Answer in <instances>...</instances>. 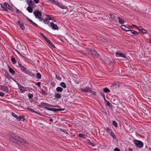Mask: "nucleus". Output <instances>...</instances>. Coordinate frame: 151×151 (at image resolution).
I'll return each mask as SVG.
<instances>
[{
  "label": "nucleus",
  "mask_w": 151,
  "mask_h": 151,
  "mask_svg": "<svg viewBox=\"0 0 151 151\" xmlns=\"http://www.w3.org/2000/svg\"><path fill=\"white\" fill-rule=\"evenodd\" d=\"M134 143L135 145L139 148H142L143 146V143L141 141L135 140Z\"/></svg>",
  "instance_id": "423d86ee"
},
{
  "label": "nucleus",
  "mask_w": 151,
  "mask_h": 151,
  "mask_svg": "<svg viewBox=\"0 0 151 151\" xmlns=\"http://www.w3.org/2000/svg\"><path fill=\"white\" fill-rule=\"evenodd\" d=\"M4 6L10 10H11L12 9V7H11L7 3H5L4 4Z\"/></svg>",
  "instance_id": "aec40b11"
},
{
  "label": "nucleus",
  "mask_w": 151,
  "mask_h": 151,
  "mask_svg": "<svg viewBox=\"0 0 151 151\" xmlns=\"http://www.w3.org/2000/svg\"><path fill=\"white\" fill-rule=\"evenodd\" d=\"M106 129L107 130V131L108 132H110V129L109 128V127H106Z\"/></svg>",
  "instance_id": "4d7b16f0"
},
{
  "label": "nucleus",
  "mask_w": 151,
  "mask_h": 151,
  "mask_svg": "<svg viewBox=\"0 0 151 151\" xmlns=\"http://www.w3.org/2000/svg\"><path fill=\"white\" fill-rule=\"evenodd\" d=\"M91 54L94 58H98L99 55V53L95 50H92L91 51Z\"/></svg>",
  "instance_id": "1a4fd4ad"
},
{
  "label": "nucleus",
  "mask_w": 151,
  "mask_h": 151,
  "mask_svg": "<svg viewBox=\"0 0 151 151\" xmlns=\"http://www.w3.org/2000/svg\"><path fill=\"white\" fill-rule=\"evenodd\" d=\"M83 136V134H79V136L80 137H82Z\"/></svg>",
  "instance_id": "680f3d73"
},
{
  "label": "nucleus",
  "mask_w": 151,
  "mask_h": 151,
  "mask_svg": "<svg viewBox=\"0 0 151 151\" xmlns=\"http://www.w3.org/2000/svg\"><path fill=\"white\" fill-rule=\"evenodd\" d=\"M33 14L36 18H39V17H40L42 16L41 12L38 10H36L34 11L33 12Z\"/></svg>",
  "instance_id": "6e6552de"
},
{
  "label": "nucleus",
  "mask_w": 151,
  "mask_h": 151,
  "mask_svg": "<svg viewBox=\"0 0 151 151\" xmlns=\"http://www.w3.org/2000/svg\"><path fill=\"white\" fill-rule=\"evenodd\" d=\"M41 83L40 82H38L36 83V85L39 86V87H40L41 85Z\"/></svg>",
  "instance_id": "49530a36"
},
{
  "label": "nucleus",
  "mask_w": 151,
  "mask_h": 151,
  "mask_svg": "<svg viewBox=\"0 0 151 151\" xmlns=\"http://www.w3.org/2000/svg\"><path fill=\"white\" fill-rule=\"evenodd\" d=\"M101 94L102 95V96H103L104 97V100L105 101H106V104H110L109 102V101H107L106 99H105V96L104 95V94H102V93H101Z\"/></svg>",
  "instance_id": "c9c22d12"
},
{
  "label": "nucleus",
  "mask_w": 151,
  "mask_h": 151,
  "mask_svg": "<svg viewBox=\"0 0 151 151\" xmlns=\"http://www.w3.org/2000/svg\"><path fill=\"white\" fill-rule=\"evenodd\" d=\"M28 5L30 6H32V7H34L36 5L34 4L32 1L30 0L29 1L28 3Z\"/></svg>",
  "instance_id": "412c9836"
},
{
  "label": "nucleus",
  "mask_w": 151,
  "mask_h": 151,
  "mask_svg": "<svg viewBox=\"0 0 151 151\" xmlns=\"http://www.w3.org/2000/svg\"><path fill=\"white\" fill-rule=\"evenodd\" d=\"M0 96H4V93L2 92H0Z\"/></svg>",
  "instance_id": "3c124183"
},
{
  "label": "nucleus",
  "mask_w": 151,
  "mask_h": 151,
  "mask_svg": "<svg viewBox=\"0 0 151 151\" xmlns=\"http://www.w3.org/2000/svg\"><path fill=\"white\" fill-rule=\"evenodd\" d=\"M103 91L105 92H108L110 91V90L107 88H104Z\"/></svg>",
  "instance_id": "7c9ffc66"
},
{
  "label": "nucleus",
  "mask_w": 151,
  "mask_h": 151,
  "mask_svg": "<svg viewBox=\"0 0 151 151\" xmlns=\"http://www.w3.org/2000/svg\"><path fill=\"white\" fill-rule=\"evenodd\" d=\"M50 2L52 3H53V2L54 1V0H48Z\"/></svg>",
  "instance_id": "13d9d810"
},
{
  "label": "nucleus",
  "mask_w": 151,
  "mask_h": 151,
  "mask_svg": "<svg viewBox=\"0 0 151 151\" xmlns=\"http://www.w3.org/2000/svg\"><path fill=\"white\" fill-rule=\"evenodd\" d=\"M112 85L115 88L118 89L119 87V82H114L113 83Z\"/></svg>",
  "instance_id": "6ab92c4d"
},
{
  "label": "nucleus",
  "mask_w": 151,
  "mask_h": 151,
  "mask_svg": "<svg viewBox=\"0 0 151 151\" xmlns=\"http://www.w3.org/2000/svg\"><path fill=\"white\" fill-rule=\"evenodd\" d=\"M89 92L91 93L93 95H96V93L95 92L93 91L92 90L91 91H89Z\"/></svg>",
  "instance_id": "37998d69"
},
{
  "label": "nucleus",
  "mask_w": 151,
  "mask_h": 151,
  "mask_svg": "<svg viewBox=\"0 0 151 151\" xmlns=\"http://www.w3.org/2000/svg\"><path fill=\"white\" fill-rule=\"evenodd\" d=\"M27 10L29 13H32V9L30 6H28L27 7Z\"/></svg>",
  "instance_id": "a878e982"
},
{
  "label": "nucleus",
  "mask_w": 151,
  "mask_h": 151,
  "mask_svg": "<svg viewBox=\"0 0 151 151\" xmlns=\"http://www.w3.org/2000/svg\"><path fill=\"white\" fill-rule=\"evenodd\" d=\"M43 104H39V105H37V106L39 107H42Z\"/></svg>",
  "instance_id": "bf43d9fd"
},
{
  "label": "nucleus",
  "mask_w": 151,
  "mask_h": 151,
  "mask_svg": "<svg viewBox=\"0 0 151 151\" xmlns=\"http://www.w3.org/2000/svg\"><path fill=\"white\" fill-rule=\"evenodd\" d=\"M121 28L124 31L127 32H129L131 30L130 28L127 27L125 25H122L121 26Z\"/></svg>",
  "instance_id": "f8f14e48"
},
{
  "label": "nucleus",
  "mask_w": 151,
  "mask_h": 151,
  "mask_svg": "<svg viewBox=\"0 0 151 151\" xmlns=\"http://www.w3.org/2000/svg\"><path fill=\"white\" fill-rule=\"evenodd\" d=\"M142 32L144 33H146L147 32V31L145 29H142Z\"/></svg>",
  "instance_id": "de8ad7c7"
},
{
  "label": "nucleus",
  "mask_w": 151,
  "mask_h": 151,
  "mask_svg": "<svg viewBox=\"0 0 151 151\" xmlns=\"http://www.w3.org/2000/svg\"><path fill=\"white\" fill-rule=\"evenodd\" d=\"M10 140L17 144L20 145L22 143L27 144L28 142L23 139L20 138L18 136H12L9 138Z\"/></svg>",
  "instance_id": "f257e3e1"
},
{
  "label": "nucleus",
  "mask_w": 151,
  "mask_h": 151,
  "mask_svg": "<svg viewBox=\"0 0 151 151\" xmlns=\"http://www.w3.org/2000/svg\"><path fill=\"white\" fill-rule=\"evenodd\" d=\"M116 56L117 57H122V58H126V56L125 55L120 52H116Z\"/></svg>",
  "instance_id": "4468645a"
},
{
  "label": "nucleus",
  "mask_w": 151,
  "mask_h": 151,
  "mask_svg": "<svg viewBox=\"0 0 151 151\" xmlns=\"http://www.w3.org/2000/svg\"><path fill=\"white\" fill-rule=\"evenodd\" d=\"M8 68H9V72L12 75H14L15 74V71L9 65L8 66Z\"/></svg>",
  "instance_id": "f3484780"
},
{
  "label": "nucleus",
  "mask_w": 151,
  "mask_h": 151,
  "mask_svg": "<svg viewBox=\"0 0 151 151\" xmlns=\"http://www.w3.org/2000/svg\"><path fill=\"white\" fill-rule=\"evenodd\" d=\"M107 106L110 109H112V104H106Z\"/></svg>",
  "instance_id": "79ce46f5"
},
{
  "label": "nucleus",
  "mask_w": 151,
  "mask_h": 151,
  "mask_svg": "<svg viewBox=\"0 0 151 151\" xmlns=\"http://www.w3.org/2000/svg\"><path fill=\"white\" fill-rule=\"evenodd\" d=\"M55 97L57 99H59L61 97V95L58 93H55Z\"/></svg>",
  "instance_id": "c85d7f7f"
},
{
  "label": "nucleus",
  "mask_w": 151,
  "mask_h": 151,
  "mask_svg": "<svg viewBox=\"0 0 151 151\" xmlns=\"http://www.w3.org/2000/svg\"><path fill=\"white\" fill-rule=\"evenodd\" d=\"M12 115L14 116V117L15 118H16V119H17V115L16 114H14V113H13V112H12Z\"/></svg>",
  "instance_id": "4c0bfd02"
},
{
  "label": "nucleus",
  "mask_w": 151,
  "mask_h": 151,
  "mask_svg": "<svg viewBox=\"0 0 151 151\" xmlns=\"http://www.w3.org/2000/svg\"><path fill=\"white\" fill-rule=\"evenodd\" d=\"M60 86L61 87L63 88H66L67 87V86L63 82H61L60 83Z\"/></svg>",
  "instance_id": "bb28decb"
},
{
  "label": "nucleus",
  "mask_w": 151,
  "mask_h": 151,
  "mask_svg": "<svg viewBox=\"0 0 151 151\" xmlns=\"http://www.w3.org/2000/svg\"><path fill=\"white\" fill-rule=\"evenodd\" d=\"M55 84L54 82H52L51 83V84H52V86H54L55 85Z\"/></svg>",
  "instance_id": "e2e57ef3"
},
{
  "label": "nucleus",
  "mask_w": 151,
  "mask_h": 151,
  "mask_svg": "<svg viewBox=\"0 0 151 151\" xmlns=\"http://www.w3.org/2000/svg\"><path fill=\"white\" fill-rule=\"evenodd\" d=\"M41 104H46V103H42Z\"/></svg>",
  "instance_id": "774afa93"
},
{
  "label": "nucleus",
  "mask_w": 151,
  "mask_h": 151,
  "mask_svg": "<svg viewBox=\"0 0 151 151\" xmlns=\"http://www.w3.org/2000/svg\"><path fill=\"white\" fill-rule=\"evenodd\" d=\"M46 16H47V17L46 19L44 20L43 22L45 24H47L49 22L48 20H51V19L50 17V15H46Z\"/></svg>",
  "instance_id": "a211bd4d"
},
{
  "label": "nucleus",
  "mask_w": 151,
  "mask_h": 151,
  "mask_svg": "<svg viewBox=\"0 0 151 151\" xmlns=\"http://www.w3.org/2000/svg\"><path fill=\"white\" fill-rule=\"evenodd\" d=\"M44 108H45L47 110H48L50 111H54V112L58 111H64L65 110V109L64 108L62 109H60V108H50L47 106H45Z\"/></svg>",
  "instance_id": "20e7f679"
},
{
  "label": "nucleus",
  "mask_w": 151,
  "mask_h": 151,
  "mask_svg": "<svg viewBox=\"0 0 151 151\" xmlns=\"http://www.w3.org/2000/svg\"><path fill=\"white\" fill-rule=\"evenodd\" d=\"M1 90L5 91L7 93H8V92L9 91L8 88L6 86L1 85Z\"/></svg>",
  "instance_id": "dca6fc26"
},
{
  "label": "nucleus",
  "mask_w": 151,
  "mask_h": 151,
  "mask_svg": "<svg viewBox=\"0 0 151 151\" xmlns=\"http://www.w3.org/2000/svg\"><path fill=\"white\" fill-rule=\"evenodd\" d=\"M111 17L112 19L114 20L115 17L113 15L111 14Z\"/></svg>",
  "instance_id": "8fccbe9b"
},
{
  "label": "nucleus",
  "mask_w": 151,
  "mask_h": 151,
  "mask_svg": "<svg viewBox=\"0 0 151 151\" xmlns=\"http://www.w3.org/2000/svg\"><path fill=\"white\" fill-rule=\"evenodd\" d=\"M32 24L33 25H34L35 26L37 27L38 26V25L36 24L34 22Z\"/></svg>",
  "instance_id": "5fc2aeb1"
},
{
  "label": "nucleus",
  "mask_w": 151,
  "mask_h": 151,
  "mask_svg": "<svg viewBox=\"0 0 151 151\" xmlns=\"http://www.w3.org/2000/svg\"><path fill=\"white\" fill-rule=\"evenodd\" d=\"M138 29L139 30H142V27L140 26L139 27Z\"/></svg>",
  "instance_id": "052dcab7"
},
{
  "label": "nucleus",
  "mask_w": 151,
  "mask_h": 151,
  "mask_svg": "<svg viewBox=\"0 0 151 151\" xmlns=\"http://www.w3.org/2000/svg\"><path fill=\"white\" fill-rule=\"evenodd\" d=\"M17 24L19 25L21 29L24 30L25 29V27L22 21L21 20H19L17 22Z\"/></svg>",
  "instance_id": "0eeeda50"
},
{
  "label": "nucleus",
  "mask_w": 151,
  "mask_h": 151,
  "mask_svg": "<svg viewBox=\"0 0 151 151\" xmlns=\"http://www.w3.org/2000/svg\"><path fill=\"white\" fill-rule=\"evenodd\" d=\"M114 151H120V150L118 148H116L114 149Z\"/></svg>",
  "instance_id": "864d4df0"
},
{
  "label": "nucleus",
  "mask_w": 151,
  "mask_h": 151,
  "mask_svg": "<svg viewBox=\"0 0 151 151\" xmlns=\"http://www.w3.org/2000/svg\"><path fill=\"white\" fill-rule=\"evenodd\" d=\"M15 105V108L18 110L22 111L24 109H27L28 110L32 112H34L35 113H37L38 114V113L37 111H34L32 109L29 107H26L25 106H23L19 105V104H14Z\"/></svg>",
  "instance_id": "7ed1b4c3"
},
{
  "label": "nucleus",
  "mask_w": 151,
  "mask_h": 151,
  "mask_svg": "<svg viewBox=\"0 0 151 151\" xmlns=\"http://www.w3.org/2000/svg\"><path fill=\"white\" fill-rule=\"evenodd\" d=\"M112 124L115 127H117L118 126L117 124L115 121H112Z\"/></svg>",
  "instance_id": "72a5a7b5"
},
{
  "label": "nucleus",
  "mask_w": 151,
  "mask_h": 151,
  "mask_svg": "<svg viewBox=\"0 0 151 151\" xmlns=\"http://www.w3.org/2000/svg\"><path fill=\"white\" fill-rule=\"evenodd\" d=\"M47 42V43L50 45L52 47L55 48L54 45L52 44L51 42L47 37L45 40Z\"/></svg>",
  "instance_id": "2eb2a0df"
},
{
  "label": "nucleus",
  "mask_w": 151,
  "mask_h": 151,
  "mask_svg": "<svg viewBox=\"0 0 151 151\" xmlns=\"http://www.w3.org/2000/svg\"><path fill=\"white\" fill-rule=\"evenodd\" d=\"M45 105H46V106H49L53 107H54L58 108H60V109L64 108L65 107V106H64L63 107V108H62L61 107V106H58V105H53V106L51 105V106H50V105H49V104H45Z\"/></svg>",
  "instance_id": "4be33fe9"
},
{
  "label": "nucleus",
  "mask_w": 151,
  "mask_h": 151,
  "mask_svg": "<svg viewBox=\"0 0 151 151\" xmlns=\"http://www.w3.org/2000/svg\"><path fill=\"white\" fill-rule=\"evenodd\" d=\"M110 134L114 139L115 138V135L112 132H111Z\"/></svg>",
  "instance_id": "f704fd0d"
},
{
  "label": "nucleus",
  "mask_w": 151,
  "mask_h": 151,
  "mask_svg": "<svg viewBox=\"0 0 151 151\" xmlns=\"http://www.w3.org/2000/svg\"><path fill=\"white\" fill-rule=\"evenodd\" d=\"M55 77L56 79L58 80H60L61 78L60 76H58L56 74L55 75Z\"/></svg>",
  "instance_id": "a19ab883"
},
{
  "label": "nucleus",
  "mask_w": 151,
  "mask_h": 151,
  "mask_svg": "<svg viewBox=\"0 0 151 151\" xmlns=\"http://www.w3.org/2000/svg\"><path fill=\"white\" fill-rule=\"evenodd\" d=\"M17 119L19 121H23L24 120V118L23 116H19L17 118Z\"/></svg>",
  "instance_id": "5701e85b"
},
{
  "label": "nucleus",
  "mask_w": 151,
  "mask_h": 151,
  "mask_svg": "<svg viewBox=\"0 0 151 151\" xmlns=\"http://www.w3.org/2000/svg\"><path fill=\"white\" fill-rule=\"evenodd\" d=\"M129 151H133L132 149H129Z\"/></svg>",
  "instance_id": "338daca9"
},
{
  "label": "nucleus",
  "mask_w": 151,
  "mask_h": 151,
  "mask_svg": "<svg viewBox=\"0 0 151 151\" xmlns=\"http://www.w3.org/2000/svg\"><path fill=\"white\" fill-rule=\"evenodd\" d=\"M41 92L42 93L44 94L45 95H46L47 94V93L44 90L42 89L41 90Z\"/></svg>",
  "instance_id": "ea45409f"
},
{
  "label": "nucleus",
  "mask_w": 151,
  "mask_h": 151,
  "mask_svg": "<svg viewBox=\"0 0 151 151\" xmlns=\"http://www.w3.org/2000/svg\"><path fill=\"white\" fill-rule=\"evenodd\" d=\"M37 78L38 79H40L41 78V75L40 73H37Z\"/></svg>",
  "instance_id": "2f4dec72"
},
{
  "label": "nucleus",
  "mask_w": 151,
  "mask_h": 151,
  "mask_svg": "<svg viewBox=\"0 0 151 151\" xmlns=\"http://www.w3.org/2000/svg\"><path fill=\"white\" fill-rule=\"evenodd\" d=\"M60 131H62L64 133H66V131L65 130H63V129H60Z\"/></svg>",
  "instance_id": "603ef678"
},
{
  "label": "nucleus",
  "mask_w": 151,
  "mask_h": 151,
  "mask_svg": "<svg viewBox=\"0 0 151 151\" xmlns=\"http://www.w3.org/2000/svg\"><path fill=\"white\" fill-rule=\"evenodd\" d=\"M18 87L19 90L20 91L21 93H24L25 92L27 91L28 88L27 87H24L20 85L18 83H17Z\"/></svg>",
  "instance_id": "39448f33"
},
{
  "label": "nucleus",
  "mask_w": 151,
  "mask_h": 151,
  "mask_svg": "<svg viewBox=\"0 0 151 151\" xmlns=\"http://www.w3.org/2000/svg\"><path fill=\"white\" fill-rule=\"evenodd\" d=\"M90 145H91L92 146H93V144L91 142H90Z\"/></svg>",
  "instance_id": "0e129e2a"
},
{
  "label": "nucleus",
  "mask_w": 151,
  "mask_h": 151,
  "mask_svg": "<svg viewBox=\"0 0 151 151\" xmlns=\"http://www.w3.org/2000/svg\"><path fill=\"white\" fill-rule=\"evenodd\" d=\"M130 31L131 32V33L132 34L135 35H138L139 34V33L138 32L134 30H130Z\"/></svg>",
  "instance_id": "cd10ccee"
},
{
  "label": "nucleus",
  "mask_w": 151,
  "mask_h": 151,
  "mask_svg": "<svg viewBox=\"0 0 151 151\" xmlns=\"http://www.w3.org/2000/svg\"><path fill=\"white\" fill-rule=\"evenodd\" d=\"M37 18L40 21H42L43 20V19L41 17V16L39 17V18Z\"/></svg>",
  "instance_id": "c03bdc74"
},
{
  "label": "nucleus",
  "mask_w": 151,
  "mask_h": 151,
  "mask_svg": "<svg viewBox=\"0 0 151 151\" xmlns=\"http://www.w3.org/2000/svg\"><path fill=\"white\" fill-rule=\"evenodd\" d=\"M50 25L52 28L54 30H58V26L55 24L53 22H51Z\"/></svg>",
  "instance_id": "ddd939ff"
},
{
  "label": "nucleus",
  "mask_w": 151,
  "mask_h": 151,
  "mask_svg": "<svg viewBox=\"0 0 151 151\" xmlns=\"http://www.w3.org/2000/svg\"><path fill=\"white\" fill-rule=\"evenodd\" d=\"M50 122H52L53 121V120L52 119H50Z\"/></svg>",
  "instance_id": "69168bd1"
},
{
  "label": "nucleus",
  "mask_w": 151,
  "mask_h": 151,
  "mask_svg": "<svg viewBox=\"0 0 151 151\" xmlns=\"http://www.w3.org/2000/svg\"><path fill=\"white\" fill-rule=\"evenodd\" d=\"M81 91L82 92H89L92 91V89L88 87H86L85 88H83L81 89Z\"/></svg>",
  "instance_id": "9d476101"
},
{
  "label": "nucleus",
  "mask_w": 151,
  "mask_h": 151,
  "mask_svg": "<svg viewBox=\"0 0 151 151\" xmlns=\"http://www.w3.org/2000/svg\"><path fill=\"white\" fill-rule=\"evenodd\" d=\"M39 34L41 37L43 38L44 40H45L46 38H47V37H46L42 33L40 32V33Z\"/></svg>",
  "instance_id": "c756f323"
},
{
  "label": "nucleus",
  "mask_w": 151,
  "mask_h": 151,
  "mask_svg": "<svg viewBox=\"0 0 151 151\" xmlns=\"http://www.w3.org/2000/svg\"><path fill=\"white\" fill-rule=\"evenodd\" d=\"M56 90L58 92H61L63 91V89L61 87H58L57 88Z\"/></svg>",
  "instance_id": "393cba45"
},
{
  "label": "nucleus",
  "mask_w": 151,
  "mask_h": 151,
  "mask_svg": "<svg viewBox=\"0 0 151 151\" xmlns=\"http://www.w3.org/2000/svg\"><path fill=\"white\" fill-rule=\"evenodd\" d=\"M117 18L118 19L119 22V23L122 24L124 23L125 22L124 20L122 18H121L119 17H117Z\"/></svg>",
  "instance_id": "b1692460"
},
{
  "label": "nucleus",
  "mask_w": 151,
  "mask_h": 151,
  "mask_svg": "<svg viewBox=\"0 0 151 151\" xmlns=\"http://www.w3.org/2000/svg\"><path fill=\"white\" fill-rule=\"evenodd\" d=\"M18 65L20 67V70L23 72L31 76H34V74L30 70H28L25 67H24L22 64L18 63Z\"/></svg>",
  "instance_id": "f03ea898"
},
{
  "label": "nucleus",
  "mask_w": 151,
  "mask_h": 151,
  "mask_svg": "<svg viewBox=\"0 0 151 151\" xmlns=\"http://www.w3.org/2000/svg\"><path fill=\"white\" fill-rule=\"evenodd\" d=\"M1 7L3 8V9L5 11H7L8 10L7 9V8L5 7H4V5L3 6L2 4H1Z\"/></svg>",
  "instance_id": "e433bc0d"
},
{
  "label": "nucleus",
  "mask_w": 151,
  "mask_h": 151,
  "mask_svg": "<svg viewBox=\"0 0 151 151\" xmlns=\"http://www.w3.org/2000/svg\"><path fill=\"white\" fill-rule=\"evenodd\" d=\"M11 61L12 62H14L15 61H16L15 58H11Z\"/></svg>",
  "instance_id": "a18cd8bd"
},
{
  "label": "nucleus",
  "mask_w": 151,
  "mask_h": 151,
  "mask_svg": "<svg viewBox=\"0 0 151 151\" xmlns=\"http://www.w3.org/2000/svg\"><path fill=\"white\" fill-rule=\"evenodd\" d=\"M16 12L17 13L19 14L20 13V12L19 9H17L16 10Z\"/></svg>",
  "instance_id": "6e6d98bb"
},
{
  "label": "nucleus",
  "mask_w": 151,
  "mask_h": 151,
  "mask_svg": "<svg viewBox=\"0 0 151 151\" xmlns=\"http://www.w3.org/2000/svg\"><path fill=\"white\" fill-rule=\"evenodd\" d=\"M28 96L29 99H32L33 97V95L32 93H29L28 94Z\"/></svg>",
  "instance_id": "473e14b6"
},
{
  "label": "nucleus",
  "mask_w": 151,
  "mask_h": 151,
  "mask_svg": "<svg viewBox=\"0 0 151 151\" xmlns=\"http://www.w3.org/2000/svg\"><path fill=\"white\" fill-rule=\"evenodd\" d=\"M27 20L32 24L34 22H33L31 19L29 18L28 17H27Z\"/></svg>",
  "instance_id": "58836bf2"
},
{
  "label": "nucleus",
  "mask_w": 151,
  "mask_h": 151,
  "mask_svg": "<svg viewBox=\"0 0 151 151\" xmlns=\"http://www.w3.org/2000/svg\"><path fill=\"white\" fill-rule=\"evenodd\" d=\"M52 4L58 6L61 9H64L65 8V6L62 5L61 4L59 3L57 1L54 0V1L53 2Z\"/></svg>",
  "instance_id": "9b49d317"
},
{
  "label": "nucleus",
  "mask_w": 151,
  "mask_h": 151,
  "mask_svg": "<svg viewBox=\"0 0 151 151\" xmlns=\"http://www.w3.org/2000/svg\"><path fill=\"white\" fill-rule=\"evenodd\" d=\"M34 2L36 4H37L39 2V0H33Z\"/></svg>",
  "instance_id": "09e8293b"
}]
</instances>
